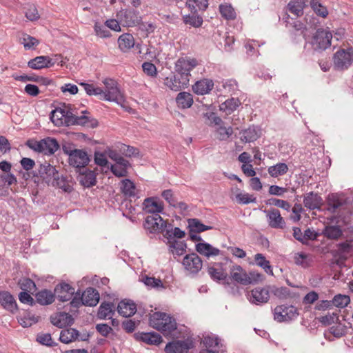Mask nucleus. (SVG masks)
<instances>
[{
    "label": "nucleus",
    "instance_id": "obj_1",
    "mask_svg": "<svg viewBox=\"0 0 353 353\" xmlns=\"http://www.w3.org/2000/svg\"><path fill=\"white\" fill-rule=\"evenodd\" d=\"M332 34L330 30L323 28H318L312 35L309 43L314 51L321 52L331 46Z\"/></svg>",
    "mask_w": 353,
    "mask_h": 353
},
{
    "label": "nucleus",
    "instance_id": "obj_2",
    "mask_svg": "<svg viewBox=\"0 0 353 353\" xmlns=\"http://www.w3.org/2000/svg\"><path fill=\"white\" fill-rule=\"evenodd\" d=\"M103 83L105 86V91L103 90L101 97L99 99L101 100L114 101L117 104L123 105L125 99L117 87V83L113 79H106L103 81Z\"/></svg>",
    "mask_w": 353,
    "mask_h": 353
},
{
    "label": "nucleus",
    "instance_id": "obj_3",
    "mask_svg": "<svg viewBox=\"0 0 353 353\" xmlns=\"http://www.w3.org/2000/svg\"><path fill=\"white\" fill-rule=\"evenodd\" d=\"M117 18L124 27H134L140 24L142 17L139 11L132 8L121 9L117 13Z\"/></svg>",
    "mask_w": 353,
    "mask_h": 353
},
{
    "label": "nucleus",
    "instance_id": "obj_4",
    "mask_svg": "<svg viewBox=\"0 0 353 353\" xmlns=\"http://www.w3.org/2000/svg\"><path fill=\"white\" fill-rule=\"evenodd\" d=\"M83 115L81 116H64V120H63V125H81L83 127L95 128L99 125L98 121L90 116L85 115L89 114L90 112L87 110L83 111Z\"/></svg>",
    "mask_w": 353,
    "mask_h": 353
},
{
    "label": "nucleus",
    "instance_id": "obj_5",
    "mask_svg": "<svg viewBox=\"0 0 353 353\" xmlns=\"http://www.w3.org/2000/svg\"><path fill=\"white\" fill-rule=\"evenodd\" d=\"M353 62V48H340L333 56V63L335 68L340 70L347 69Z\"/></svg>",
    "mask_w": 353,
    "mask_h": 353
},
{
    "label": "nucleus",
    "instance_id": "obj_6",
    "mask_svg": "<svg viewBox=\"0 0 353 353\" xmlns=\"http://www.w3.org/2000/svg\"><path fill=\"white\" fill-rule=\"evenodd\" d=\"M91 157L86 149H77L71 157L68 158V162L74 169V172H79L89 165Z\"/></svg>",
    "mask_w": 353,
    "mask_h": 353
},
{
    "label": "nucleus",
    "instance_id": "obj_7",
    "mask_svg": "<svg viewBox=\"0 0 353 353\" xmlns=\"http://www.w3.org/2000/svg\"><path fill=\"white\" fill-rule=\"evenodd\" d=\"M143 226L150 234L163 233L166 227L165 220L159 214L148 215L145 217Z\"/></svg>",
    "mask_w": 353,
    "mask_h": 353
},
{
    "label": "nucleus",
    "instance_id": "obj_8",
    "mask_svg": "<svg viewBox=\"0 0 353 353\" xmlns=\"http://www.w3.org/2000/svg\"><path fill=\"white\" fill-rule=\"evenodd\" d=\"M77 174V179L81 185L84 188H90L97 184V168L91 170L88 167L81 169V171L75 172Z\"/></svg>",
    "mask_w": 353,
    "mask_h": 353
},
{
    "label": "nucleus",
    "instance_id": "obj_9",
    "mask_svg": "<svg viewBox=\"0 0 353 353\" xmlns=\"http://www.w3.org/2000/svg\"><path fill=\"white\" fill-rule=\"evenodd\" d=\"M58 173L59 171L56 168L47 161L40 163L37 169V174L40 176L41 182L48 185L52 183Z\"/></svg>",
    "mask_w": 353,
    "mask_h": 353
},
{
    "label": "nucleus",
    "instance_id": "obj_10",
    "mask_svg": "<svg viewBox=\"0 0 353 353\" xmlns=\"http://www.w3.org/2000/svg\"><path fill=\"white\" fill-rule=\"evenodd\" d=\"M53 293L58 301L66 302L74 296V288L65 281H61L55 286Z\"/></svg>",
    "mask_w": 353,
    "mask_h": 353
},
{
    "label": "nucleus",
    "instance_id": "obj_11",
    "mask_svg": "<svg viewBox=\"0 0 353 353\" xmlns=\"http://www.w3.org/2000/svg\"><path fill=\"white\" fill-rule=\"evenodd\" d=\"M229 281L232 280L234 283L243 285L252 284L250 278L246 271L239 265H234L230 268Z\"/></svg>",
    "mask_w": 353,
    "mask_h": 353
},
{
    "label": "nucleus",
    "instance_id": "obj_12",
    "mask_svg": "<svg viewBox=\"0 0 353 353\" xmlns=\"http://www.w3.org/2000/svg\"><path fill=\"white\" fill-rule=\"evenodd\" d=\"M50 319L51 323L59 328L71 326L74 323V319L72 314H70L68 309H65L63 312H57L55 315L50 316Z\"/></svg>",
    "mask_w": 353,
    "mask_h": 353
},
{
    "label": "nucleus",
    "instance_id": "obj_13",
    "mask_svg": "<svg viewBox=\"0 0 353 353\" xmlns=\"http://www.w3.org/2000/svg\"><path fill=\"white\" fill-rule=\"evenodd\" d=\"M185 270L192 274H197L202 268L203 261L196 253L186 254L182 262Z\"/></svg>",
    "mask_w": 353,
    "mask_h": 353
},
{
    "label": "nucleus",
    "instance_id": "obj_14",
    "mask_svg": "<svg viewBox=\"0 0 353 353\" xmlns=\"http://www.w3.org/2000/svg\"><path fill=\"white\" fill-rule=\"evenodd\" d=\"M337 249L332 250L331 253L334 258H338L336 264L340 261H345L347 259V256L352 252L353 246L352 241H345L336 244Z\"/></svg>",
    "mask_w": 353,
    "mask_h": 353
},
{
    "label": "nucleus",
    "instance_id": "obj_15",
    "mask_svg": "<svg viewBox=\"0 0 353 353\" xmlns=\"http://www.w3.org/2000/svg\"><path fill=\"white\" fill-rule=\"evenodd\" d=\"M0 305L12 314L19 310L16 300L8 291H0Z\"/></svg>",
    "mask_w": 353,
    "mask_h": 353
},
{
    "label": "nucleus",
    "instance_id": "obj_16",
    "mask_svg": "<svg viewBox=\"0 0 353 353\" xmlns=\"http://www.w3.org/2000/svg\"><path fill=\"white\" fill-rule=\"evenodd\" d=\"M134 338L148 345H159L163 342L162 336L155 332H137L134 333Z\"/></svg>",
    "mask_w": 353,
    "mask_h": 353
},
{
    "label": "nucleus",
    "instance_id": "obj_17",
    "mask_svg": "<svg viewBox=\"0 0 353 353\" xmlns=\"http://www.w3.org/2000/svg\"><path fill=\"white\" fill-rule=\"evenodd\" d=\"M267 214L268 222L272 228L283 229L285 226V222L281 216L278 209L272 208L270 210H265Z\"/></svg>",
    "mask_w": 353,
    "mask_h": 353
},
{
    "label": "nucleus",
    "instance_id": "obj_18",
    "mask_svg": "<svg viewBox=\"0 0 353 353\" xmlns=\"http://www.w3.org/2000/svg\"><path fill=\"white\" fill-rule=\"evenodd\" d=\"M56 63V61L48 56H39L30 59L28 62V66L34 70L49 68Z\"/></svg>",
    "mask_w": 353,
    "mask_h": 353
},
{
    "label": "nucleus",
    "instance_id": "obj_19",
    "mask_svg": "<svg viewBox=\"0 0 353 353\" xmlns=\"http://www.w3.org/2000/svg\"><path fill=\"white\" fill-rule=\"evenodd\" d=\"M130 167V163L122 157L114 165H110L109 169L115 176L120 178L128 176V169Z\"/></svg>",
    "mask_w": 353,
    "mask_h": 353
},
{
    "label": "nucleus",
    "instance_id": "obj_20",
    "mask_svg": "<svg viewBox=\"0 0 353 353\" xmlns=\"http://www.w3.org/2000/svg\"><path fill=\"white\" fill-rule=\"evenodd\" d=\"M15 79L17 80V81H23V82L34 81V82L39 83L40 85H43L49 86L50 90H54V87L56 86V85H55V83H54L53 80L50 79L46 78V77H41V76H37V75H34V74H32V75H27V74L20 75L19 77H15Z\"/></svg>",
    "mask_w": 353,
    "mask_h": 353
},
{
    "label": "nucleus",
    "instance_id": "obj_21",
    "mask_svg": "<svg viewBox=\"0 0 353 353\" xmlns=\"http://www.w3.org/2000/svg\"><path fill=\"white\" fill-rule=\"evenodd\" d=\"M154 197H148L143 203V210L152 214L161 213L163 211V203L162 201L158 202Z\"/></svg>",
    "mask_w": 353,
    "mask_h": 353
},
{
    "label": "nucleus",
    "instance_id": "obj_22",
    "mask_svg": "<svg viewBox=\"0 0 353 353\" xmlns=\"http://www.w3.org/2000/svg\"><path fill=\"white\" fill-rule=\"evenodd\" d=\"M251 301L255 304L267 303L270 299L269 286L256 288L251 291Z\"/></svg>",
    "mask_w": 353,
    "mask_h": 353
},
{
    "label": "nucleus",
    "instance_id": "obj_23",
    "mask_svg": "<svg viewBox=\"0 0 353 353\" xmlns=\"http://www.w3.org/2000/svg\"><path fill=\"white\" fill-rule=\"evenodd\" d=\"M326 201L328 205L327 210L332 213H335L338 208L347 203L346 199L337 193L328 194Z\"/></svg>",
    "mask_w": 353,
    "mask_h": 353
},
{
    "label": "nucleus",
    "instance_id": "obj_24",
    "mask_svg": "<svg viewBox=\"0 0 353 353\" xmlns=\"http://www.w3.org/2000/svg\"><path fill=\"white\" fill-rule=\"evenodd\" d=\"M83 305L94 307L99 301L100 296L99 292L93 288H88L82 294Z\"/></svg>",
    "mask_w": 353,
    "mask_h": 353
},
{
    "label": "nucleus",
    "instance_id": "obj_25",
    "mask_svg": "<svg viewBox=\"0 0 353 353\" xmlns=\"http://www.w3.org/2000/svg\"><path fill=\"white\" fill-rule=\"evenodd\" d=\"M187 63H185V59L183 58H180L177 60L175 63V72L177 73L176 74L181 77L183 84L189 85L190 81V70L186 66Z\"/></svg>",
    "mask_w": 353,
    "mask_h": 353
},
{
    "label": "nucleus",
    "instance_id": "obj_26",
    "mask_svg": "<svg viewBox=\"0 0 353 353\" xmlns=\"http://www.w3.org/2000/svg\"><path fill=\"white\" fill-rule=\"evenodd\" d=\"M303 203L310 210L320 209L323 205V199L317 193L310 192L304 196Z\"/></svg>",
    "mask_w": 353,
    "mask_h": 353
},
{
    "label": "nucleus",
    "instance_id": "obj_27",
    "mask_svg": "<svg viewBox=\"0 0 353 353\" xmlns=\"http://www.w3.org/2000/svg\"><path fill=\"white\" fill-rule=\"evenodd\" d=\"M117 311L123 316L130 317L136 313L137 305L131 300H123L119 303Z\"/></svg>",
    "mask_w": 353,
    "mask_h": 353
},
{
    "label": "nucleus",
    "instance_id": "obj_28",
    "mask_svg": "<svg viewBox=\"0 0 353 353\" xmlns=\"http://www.w3.org/2000/svg\"><path fill=\"white\" fill-rule=\"evenodd\" d=\"M214 87V83L212 80L203 79L199 81H197L192 85V90L196 94H205L209 93Z\"/></svg>",
    "mask_w": 353,
    "mask_h": 353
},
{
    "label": "nucleus",
    "instance_id": "obj_29",
    "mask_svg": "<svg viewBox=\"0 0 353 353\" xmlns=\"http://www.w3.org/2000/svg\"><path fill=\"white\" fill-rule=\"evenodd\" d=\"M307 0H290L286 6L287 10L296 17L303 14V10L307 6Z\"/></svg>",
    "mask_w": 353,
    "mask_h": 353
},
{
    "label": "nucleus",
    "instance_id": "obj_30",
    "mask_svg": "<svg viewBox=\"0 0 353 353\" xmlns=\"http://www.w3.org/2000/svg\"><path fill=\"white\" fill-rule=\"evenodd\" d=\"M195 250L200 254L208 258L212 256H218L220 254V250L218 248H214L210 243L204 241L196 243Z\"/></svg>",
    "mask_w": 353,
    "mask_h": 353
},
{
    "label": "nucleus",
    "instance_id": "obj_31",
    "mask_svg": "<svg viewBox=\"0 0 353 353\" xmlns=\"http://www.w3.org/2000/svg\"><path fill=\"white\" fill-rule=\"evenodd\" d=\"M183 83L181 77L175 74H172L170 77H166L164 80V84L173 91H179L188 85H185Z\"/></svg>",
    "mask_w": 353,
    "mask_h": 353
},
{
    "label": "nucleus",
    "instance_id": "obj_32",
    "mask_svg": "<svg viewBox=\"0 0 353 353\" xmlns=\"http://www.w3.org/2000/svg\"><path fill=\"white\" fill-rule=\"evenodd\" d=\"M241 140L245 143H250L256 141L260 137V130L252 125L240 132Z\"/></svg>",
    "mask_w": 353,
    "mask_h": 353
},
{
    "label": "nucleus",
    "instance_id": "obj_33",
    "mask_svg": "<svg viewBox=\"0 0 353 353\" xmlns=\"http://www.w3.org/2000/svg\"><path fill=\"white\" fill-rule=\"evenodd\" d=\"M36 303L41 305H48L52 303L55 299L54 293L47 289L39 291L35 294Z\"/></svg>",
    "mask_w": 353,
    "mask_h": 353
},
{
    "label": "nucleus",
    "instance_id": "obj_34",
    "mask_svg": "<svg viewBox=\"0 0 353 353\" xmlns=\"http://www.w3.org/2000/svg\"><path fill=\"white\" fill-rule=\"evenodd\" d=\"M43 153L46 155H52L60 148V145L55 138L48 137L43 139Z\"/></svg>",
    "mask_w": 353,
    "mask_h": 353
},
{
    "label": "nucleus",
    "instance_id": "obj_35",
    "mask_svg": "<svg viewBox=\"0 0 353 353\" xmlns=\"http://www.w3.org/2000/svg\"><path fill=\"white\" fill-rule=\"evenodd\" d=\"M79 332L75 328H66L61 331L59 341L65 344H68L79 339Z\"/></svg>",
    "mask_w": 353,
    "mask_h": 353
},
{
    "label": "nucleus",
    "instance_id": "obj_36",
    "mask_svg": "<svg viewBox=\"0 0 353 353\" xmlns=\"http://www.w3.org/2000/svg\"><path fill=\"white\" fill-rule=\"evenodd\" d=\"M208 273L210 278L214 281L220 282L221 281H223V284L225 285H230L231 283L229 281L228 274L223 271H219L214 267H208Z\"/></svg>",
    "mask_w": 353,
    "mask_h": 353
},
{
    "label": "nucleus",
    "instance_id": "obj_37",
    "mask_svg": "<svg viewBox=\"0 0 353 353\" xmlns=\"http://www.w3.org/2000/svg\"><path fill=\"white\" fill-rule=\"evenodd\" d=\"M192 95L187 92H179L176 97L177 106L181 109L189 108L193 104Z\"/></svg>",
    "mask_w": 353,
    "mask_h": 353
},
{
    "label": "nucleus",
    "instance_id": "obj_38",
    "mask_svg": "<svg viewBox=\"0 0 353 353\" xmlns=\"http://www.w3.org/2000/svg\"><path fill=\"white\" fill-rule=\"evenodd\" d=\"M70 303L66 305L62 306L61 304H57V309L61 310L62 308H65L69 310V312L72 313V314H76L79 312L78 309L80 307V306L83 305V299L81 296H74L73 298L70 300Z\"/></svg>",
    "mask_w": 353,
    "mask_h": 353
},
{
    "label": "nucleus",
    "instance_id": "obj_39",
    "mask_svg": "<svg viewBox=\"0 0 353 353\" xmlns=\"http://www.w3.org/2000/svg\"><path fill=\"white\" fill-rule=\"evenodd\" d=\"M188 228L190 232H194V233H201L213 228L212 226L204 225L199 219L196 218L188 219Z\"/></svg>",
    "mask_w": 353,
    "mask_h": 353
},
{
    "label": "nucleus",
    "instance_id": "obj_40",
    "mask_svg": "<svg viewBox=\"0 0 353 353\" xmlns=\"http://www.w3.org/2000/svg\"><path fill=\"white\" fill-rule=\"evenodd\" d=\"M119 47L123 52H126L134 45L133 36L129 33L121 34L118 39Z\"/></svg>",
    "mask_w": 353,
    "mask_h": 353
},
{
    "label": "nucleus",
    "instance_id": "obj_41",
    "mask_svg": "<svg viewBox=\"0 0 353 353\" xmlns=\"http://www.w3.org/2000/svg\"><path fill=\"white\" fill-rule=\"evenodd\" d=\"M50 185L54 187H58L67 193H70L73 190V187L68 183L67 177L63 175L60 176L59 173L57 174Z\"/></svg>",
    "mask_w": 353,
    "mask_h": 353
},
{
    "label": "nucleus",
    "instance_id": "obj_42",
    "mask_svg": "<svg viewBox=\"0 0 353 353\" xmlns=\"http://www.w3.org/2000/svg\"><path fill=\"white\" fill-rule=\"evenodd\" d=\"M241 105L239 99L231 98L226 100L219 105V109L225 113L226 115L231 114Z\"/></svg>",
    "mask_w": 353,
    "mask_h": 353
},
{
    "label": "nucleus",
    "instance_id": "obj_43",
    "mask_svg": "<svg viewBox=\"0 0 353 353\" xmlns=\"http://www.w3.org/2000/svg\"><path fill=\"white\" fill-rule=\"evenodd\" d=\"M322 234L328 239L336 240L343 235V231L339 225H327L323 229Z\"/></svg>",
    "mask_w": 353,
    "mask_h": 353
},
{
    "label": "nucleus",
    "instance_id": "obj_44",
    "mask_svg": "<svg viewBox=\"0 0 353 353\" xmlns=\"http://www.w3.org/2000/svg\"><path fill=\"white\" fill-rule=\"evenodd\" d=\"M161 323H162V325L161 327L163 328V335L164 336L170 334L177 327V324H176L175 319L173 318L172 316H170L167 313H166V317L163 318Z\"/></svg>",
    "mask_w": 353,
    "mask_h": 353
},
{
    "label": "nucleus",
    "instance_id": "obj_45",
    "mask_svg": "<svg viewBox=\"0 0 353 353\" xmlns=\"http://www.w3.org/2000/svg\"><path fill=\"white\" fill-rule=\"evenodd\" d=\"M170 248H172L171 252L178 256L183 255L186 252L187 243L184 241H178L175 239L168 241Z\"/></svg>",
    "mask_w": 353,
    "mask_h": 353
},
{
    "label": "nucleus",
    "instance_id": "obj_46",
    "mask_svg": "<svg viewBox=\"0 0 353 353\" xmlns=\"http://www.w3.org/2000/svg\"><path fill=\"white\" fill-rule=\"evenodd\" d=\"M183 21L186 25H190L194 28H199L202 26L203 20L202 17L198 14H188L183 16Z\"/></svg>",
    "mask_w": 353,
    "mask_h": 353
},
{
    "label": "nucleus",
    "instance_id": "obj_47",
    "mask_svg": "<svg viewBox=\"0 0 353 353\" xmlns=\"http://www.w3.org/2000/svg\"><path fill=\"white\" fill-rule=\"evenodd\" d=\"M64 114H67L65 112V109L61 108H57L51 111L50 118L52 122L57 126L63 125V120H64Z\"/></svg>",
    "mask_w": 353,
    "mask_h": 353
},
{
    "label": "nucleus",
    "instance_id": "obj_48",
    "mask_svg": "<svg viewBox=\"0 0 353 353\" xmlns=\"http://www.w3.org/2000/svg\"><path fill=\"white\" fill-rule=\"evenodd\" d=\"M121 190L123 194L129 197L135 196V184L130 179H125L121 181Z\"/></svg>",
    "mask_w": 353,
    "mask_h": 353
},
{
    "label": "nucleus",
    "instance_id": "obj_49",
    "mask_svg": "<svg viewBox=\"0 0 353 353\" xmlns=\"http://www.w3.org/2000/svg\"><path fill=\"white\" fill-rule=\"evenodd\" d=\"M114 304L110 302H103L99 306L97 317L100 319H105L108 314H114V311L112 310Z\"/></svg>",
    "mask_w": 353,
    "mask_h": 353
},
{
    "label": "nucleus",
    "instance_id": "obj_50",
    "mask_svg": "<svg viewBox=\"0 0 353 353\" xmlns=\"http://www.w3.org/2000/svg\"><path fill=\"white\" fill-rule=\"evenodd\" d=\"M288 167L284 163H279L268 168V173L272 177H277L287 173Z\"/></svg>",
    "mask_w": 353,
    "mask_h": 353
},
{
    "label": "nucleus",
    "instance_id": "obj_51",
    "mask_svg": "<svg viewBox=\"0 0 353 353\" xmlns=\"http://www.w3.org/2000/svg\"><path fill=\"white\" fill-rule=\"evenodd\" d=\"M254 259L258 266L262 268L267 274L273 275L270 261L262 254L258 253L255 254Z\"/></svg>",
    "mask_w": 353,
    "mask_h": 353
},
{
    "label": "nucleus",
    "instance_id": "obj_52",
    "mask_svg": "<svg viewBox=\"0 0 353 353\" xmlns=\"http://www.w3.org/2000/svg\"><path fill=\"white\" fill-rule=\"evenodd\" d=\"M18 284L22 290V292H31L32 294H34V292L37 289L35 283L29 278L20 279Z\"/></svg>",
    "mask_w": 353,
    "mask_h": 353
},
{
    "label": "nucleus",
    "instance_id": "obj_53",
    "mask_svg": "<svg viewBox=\"0 0 353 353\" xmlns=\"http://www.w3.org/2000/svg\"><path fill=\"white\" fill-rule=\"evenodd\" d=\"M310 3L312 9L318 16L325 18L328 15L326 7L321 4L320 0H311Z\"/></svg>",
    "mask_w": 353,
    "mask_h": 353
},
{
    "label": "nucleus",
    "instance_id": "obj_54",
    "mask_svg": "<svg viewBox=\"0 0 353 353\" xmlns=\"http://www.w3.org/2000/svg\"><path fill=\"white\" fill-rule=\"evenodd\" d=\"M219 12L221 16L228 20L234 19L236 17V12L230 4H221Z\"/></svg>",
    "mask_w": 353,
    "mask_h": 353
},
{
    "label": "nucleus",
    "instance_id": "obj_55",
    "mask_svg": "<svg viewBox=\"0 0 353 353\" xmlns=\"http://www.w3.org/2000/svg\"><path fill=\"white\" fill-rule=\"evenodd\" d=\"M333 306L343 308L350 303V298L347 295L338 294L331 301Z\"/></svg>",
    "mask_w": 353,
    "mask_h": 353
},
{
    "label": "nucleus",
    "instance_id": "obj_56",
    "mask_svg": "<svg viewBox=\"0 0 353 353\" xmlns=\"http://www.w3.org/2000/svg\"><path fill=\"white\" fill-rule=\"evenodd\" d=\"M0 183L8 188L12 184H17V177L11 173V171L9 172H0Z\"/></svg>",
    "mask_w": 353,
    "mask_h": 353
},
{
    "label": "nucleus",
    "instance_id": "obj_57",
    "mask_svg": "<svg viewBox=\"0 0 353 353\" xmlns=\"http://www.w3.org/2000/svg\"><path fill=\"white\" fill-rule=\"evenodd\" d=\"M174 346L176 347V353H184L194 347V343L192 340L181 341L176 340L174 341Z\"/></svg>",
    "mask_w": 353,
    "mask_h": 353
},
{
    "label": "nucleus",
    "instance_id": "obj_58",
    "mask_svg": "<svg viewBox=\"0 0 353 353\" xmlns=\"http://www.w3.org/2000/svg\"><path fill=\"white\" fill-rule=\"evenodd\" d=\"M317 319L323 326H328L333 323H338V321H339V315L335 312H333L332 314L328 313L327 315L317 318Z\"/></svg>",
    "mask_w": 353,
    "mask_h": 353
},
{
    "label": "nucleus",
    "instance_id": "obj_59",
    "mask_svg": "<svg viewBox=\"0 0 353 353\" xmlns=\"http://www.w3.org/2000/svg\"><path fill=\"white\" fill-rule=\"evenodd\" d=\"M106 156L108 155L105 152V150L102 152L95 150L94 153V164L101 167H108L109 168L108 161Z\"/></svg>",
    "mask_w": 353,
    "mask_h": 353
},
{
    "label": "nucleus",
    "instance_id": "obj_60",
    "mask_svg": "<svg viewBox=\"0 0 353 353\" xmlns=\"http://www.w3.org/2000/svg\"><path fill=\"white\" fill-rule=\"evenodd\" d=\"M79 85L82 86L86 94L90 96H99L101 97V93L103 92V89L99 87H94L93 84H89L85 82L79 83Z\"/></svg>",
    "mask_w": 353,
    "mask_h": 353
},
{
    "label": "nucleus",
    "instance_id": "obj_61",
    "mask_svg": "<svg viewBox=\"0 0 353 353\" xmlns=\"http://www.w3.org/2000/svg\"><path fill=\"white\" fill-rule=\"evenodd\" d=\"M336 325L329 328V332L336 338H340L346 334V326L343 325L341 321H338Z\"/></svg>",
    "mask_w": 353,
    "mask_h": 353
},
{
    "label": "nucleus",
    "instance_id": "obj_62",
    "mask_svg": "<svg viewBox=\"0 0 353 353\" xmlns=\"http://www.w3.org/2000/svg\"><path fill=\"white\" fill-rule=\"evenodd\" d=\"M141 281L145 285L148 287L154 288H164L163 284L160 279L150 277L148 275H145L143 276Z\"/></svg>",
    "mask_w": 353,
    "mask_h": 353
},
{
    "label": "nucleus",
    "instance_id": "obj_63",
    "mask_svg": "<svg viewBox=\"0 0 353 353\" xmlns=\"http://www.w3.org/2000/svg\"><path fill=\"white\" fill-rule=\"evenodd\" d=\"M37 341L39 343L48 346L54 347L57 345V343L54 342L52 339L51 334L49 333H39L37 336Z\"/></svg>",
    "mask_w": 353,
    "mask_h": 353
},
{
    "label": "nucleus",
    "instance_id": "obj_64",
    "mask_svg": "<svg viewBox=\"0 0 353 353\" xmlns=\"http://www.w3.org/2000/svg\"><path fill=\"white\" fill-rule=\"evenodd\" d=\"M270 292H272L279 299H285L290 295V290L286 287L277 288L274 285L269 286Z\"/></svg>",
    "mask_w": 353,
    "mask_h": 353
}]
</instances>
